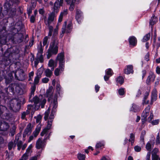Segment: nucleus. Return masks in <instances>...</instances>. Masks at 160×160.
I'll use <instances>...</instances> for the list:
<instances>
[{"instance_id":"nucleus-1","label":"nucleus","mask_w":160,"mask_h":160,"mask_svg":"<svg viewBox=\"0 0 160 160\" xmlns=\"http://www.w3.org/2000/svg\"><path fill=\"white\" fill-rule=\"evenodd\" d=\"M19 2V0H9L4 5V8H6L5 11H3L2 7L0 6V19L2 18L7 13L9 18H13L16 15V7Z\"/></svg>"},{"instance_id":"nucleus-2","label":"nucleus","mask_w":160,"mask_h":160,"mask_svg":"<svg viewBox=\"0 0 160 160\" xmlns=\"http://www.w3.org/2000/svg\"><path fill=\"white\" fill-rule=\"evenodd\" d=\"M8 99V96L5 93L0 91V116L3 119H8L10 117L9 111L6 107L1 105V102L6 103Z\"/></svg>"},{"instance_id":"nucleus-3","label":"nucleus","mask_w":160,"mask_h":160,"mask_svg":"<svg viewBox=\"0 0 160 160\" xmlns=\"http://www.w3.org/2000/svg\"><path fill=\"white\" fill-rule=\"evenodd\" d=\"M22 90L19 85L16 83H11L8 88H5L4 90L7 96L9 94L11 95H16L17 94L21 95L22 94L21 92Z\"/></svg>"},{"instance_id":"nucleus-4","label":"nucleus","mask_w":160,"mask_h":160,"mask_svg":"<svg viewBox=\"0 0 160 160\" xmlns=\"http://www.w3.org/2000/svg\"><path fill=\"white\" fill-rule=\"evenodd\" d=\"M58 41L55 40H51L49 47L47 52L48 59H49L52 55H56L58 50Z\"/></svg>"},{"instance_id":"nucleus-5","label":"nucleus","mask_w":160,"mask_h":160,"mask_svg":"<svg viewBox=\"0 0 160 160\" xmlns=\"http://www.w3.org/2000/svg\"><path fill=\"white\" fill-rule=\"evenodd\" d=\"M12 53L9 52L8 49L5 52L2 58V62L0 65V70L2 68H6L11 62V58L12 57Z\"/></svg>"},{"instance_id":"nucleus-6","label":"nucleus","mask_w":160,"mask_h":160,"mask_svg":"<svg viewBox=\"0 0 160 160\" xmlns=\"http://www.w3.org/2000/svg\"><path fill=\"white\" fill-rule=\"evenodd\" d=\"M9 71L8 68V66L5 68H2L0 70V82L3 79H5V82L7 85L10 83L13 80L11 78H10L6 76Z\"/></svg>"},{"instance_id":"nucleus-7","label":"nucleus","mask_w":160,"mask_h":160,"mask_svg":"<svg viewBox=\"0 0 160 160\" xmlns=\"http://www.w3.org/2000/svg\"><path fill=\"white\" fill-rule=\"evenodd\" d=\"M52 10V12L49 14L47 21V24L48 25H50L54 21L55 18L56 17L57 14L59 12V10L54 7H53Z\"/></svg>"},{"instance_id":"nucleus-8","label":"nucleus","mask_w":160,"mask_h":160,"mask_svg":"<svg viewBox=\"0 0 160 160\" xmlns=\"http://www.w3.org/2000/svg\"><path fill=\"white\" fill-rule=\"evenodd\" d=\"M15 78L16 79L19 81H22L24 80L26 78L25 73L22 69H20L19 72V75L18 76L17 75V71H13Z\"/></svg>"},{"instance_id":"nucleus-9","label":"nucleus","mask_w":160,"mask_h":160,"mask_svg":"<svg viewBox=\"0 0 160 160\" xmlns=\"http://www.w3.org/2000/svg\"><path fill=\"white\" fill-rule=\"evenodd\" d=\"M21 102H18L16 104H10L9 107L10 110L13 112H17L19 111L21 108Z\"/></svg>"},{"instance_id":"nucleus-10","label":"nucleus","mask_w":160,"mask_h":160,"mask_svg":"<svg viewBox=\"0 0 160 160\" xmlns=\"http://www.w3.org/2000/svg\"><path fill=\"white\" fill-rule=\"evenodd\" d=\"M75 18L79 24L81 23L83 18V13L79 9H77L76 10Z\"/></svg>"},{"instance_id":"nucleus-11","label":"nucleus","mask_w":160,"mask_h":160,"mask_svg":"<svg viewBox=\"0 0 160 160\" xmlns=\"http://www.w3.org/2000/svg\"><path fill=\"white\" fill-rule=\"evenodd\" d=\"M11 20L12 22H11V25L10 26H13L15 24V21L13 18H12L8 17L7 18H5L3 19L2 21V24L5 26L8 25V23L9 22V21Z\"/></svg>"},{"instance_id":"nucleus-12","label":"nucleus","mask_w":160,"mask_h":160,"mask_svg":"<svg viewBox=\"0 0 160 160\" xmlns=\"http://www.w3.org/2000/svg\"><path fill=\"white\" fill-rule=\"evenodd\" d=\"M128 41L130 45L134 47L137 44V41L136 38L133 36L129 37Z\"/></svg>"},{"instance_id":"nucleus-13","label":"nucleus","mask_w":160,"mask_h":160,"mask_svg":"<svg viewBox=\"0 0 160 160\" xmlns=\"http://www.w3.org/2000/svg\"><path fill=\"white\" fill-rule=\"evenodd\" d=\"M9 127L8 123L4 121H1L0 131H6L9 129Z\"/></svg>"},{"instance_id":"nucleus-14","label":"nucleus","mask_w":160,"mask_h":160,"mask_svg":"<svg viewBox=\"0 0 160 160\" xmlns=\"http://www.w3.org/2000/svg\"><path fill=\"white\" fill-rule=\"evenodd\" d=\"M7 34L5 33H3L2 34L0 33V45H5L7 42Z\"/></svg>"},{"instance_id":"nucleus-15","label":"nucleus","mask_w":160,"mask_h":160,"mask_svg":"<svg viewBox=\"0 0 160 160\" xmlns=\"http://www.w3.org/2000/svg\"><path fill=\"white\" fill-rule=\"evenodd\" d=\"M133 66L132 65H127V68L124 69V73L126 74L133 73Z\"/></svg>"},{"instance_id":"nucleus-16","label":"nucleus","mask_w":160,"mask_h":160,"mask_svg":"<svg viewBox=\"0 0 160 160\" xmlns=\"http://www.w3.org/2000/svg\"><path fill=\"white\" fill-rule=\"evenodd\" d=\"M63 0H56L53 4L54 8L58 9L59 10V9L61 6H62L63 5Z\"/></svg>"},{"instance_id":"nucleus-17","label":"nucleus","mask_w":160,"mask_h":160,"mask_svg":"<svg viewBox=\"0 0 160 160\" xmlns=\"http://www.w3.org/2000/svg\"><path fill=\"white\" fill-rule=\"evenodd\" d=\"M150 108L147 107L143 111L142 114L141 118L147 119V117L149 115L150 112Z\"/></svg>"},{"instance_id":"nucleus-18","label":"nucleus","mask_w":160,"mask_h":160,"mask_svg":"<svg viewBox=\"0 0 160 160\" xmlns=\"http://www.w3.org/2000/svg\"><path fill=\"white\" fill-rule=\"evenodd\" d=\"M68 14V10L67 9H64L63 11L60 12L59 15L58 22H61L63 19V16L66 15Z\"/></svg>"},{"instance_id":"nucleus-19","label":"nucleus","mask_w":160,"mask_h":160,"mask_svg":"<svg viewBox=\"0 0 160 160\" xmlns=\"http://www.w3.org/2000/svg\"><path fill=\"white\" fill-rule=\"evenodd\" d=\"M64 52H62L58 54L56 60L59 61H64Z\"/></svg>"},{"instance_id":"nucleus-20","label":"nucleus","mask_w":160,"mask_h":160,"mask_svg":"<svg viewBox=\"0 0 160 160\" xmlns=\"http://www.w3.org/2000/svg\"><path fill=\"white\" fill-rule=\"evenodd\" d=\"M41 139L39 138L36 143V148L38 149L41 148H42L43 147V144L42 143Z\"/></svg>"},{"instance_id":"nucleus-21","label":"nucleus","mask_w":160,"mask_h":160,"mask_svg":"<svg viewBox=\"0 0 160 160\" xmlns=\"http://www.w3.org/2000/svg\"><path fill=\"white\" fill-rule=\"evenodd\" d=\"M61 87L59 83H57L56 86V90L57 93L61 97L63 94L62 91L61 90Z\"/></svg>"},{"instance_id":"nucleus-22","label":"nucleus","mask_w":160,"mask_h":160,"mask_svg":"<svg viewBox=\"0 0 160 160\" xmlns=\"http://www.w3.org/2000/svg\"><path fill=\"white\" fill-rule=\"evenodd\" d=\"M157 21V18L155 17V15L153 14L149 22V24L152 26V27L156 23Z\"/></svg>"},{"instance_id":"nucleus-23","label":"nucleus","mask_w":160,"mask_h":160,"mask_svg":"<svg viewBox=\"0 0 160 160\" xmlns=\"http://www.w3.org/2000/svg\"><path fill=\"white\" fill-rule=\"evenodd\" d=\"M52 107L51 110L57 112V108L58 106V100L56 99L53 100L52 102Z\"/></svg>"},{"instance_id":"nucleus-24","label":"nucleus","mask_w":160,"mask_h":160,"mask_svg":"<svg viewBox=\"0 0 160 160\" xmlns=\"http://www.w3.org/2000/svg\"><path fill=\"white\" fill-rule=\"evenodd\" d=\"M38 73L37 74V75L35 78L34 82L33 83L34 84H38L39 82L40 78H41V76L42 73H40L39 74H38Z\"/></svg>"},{"instance_id":"nucleus-25","label":"nucleus","mask_w":160,"mask_h":160,"mask_svg":"<svg viewBox=\"0 0 160 160\" xmlns=\"http://www.w3.org/2000/svg\"><path fill=\"white\" fill-rule=\"evenodd\" d=\"M41 129V125L37 126L35 128V130L33 132V133L34 137H36L38 135Z\"/></svg>"},{"instance_id":"nucleus-26","label":"nucleus","mask_w":160,"mask_h":160,"mask_svg":"<svg viewBox=\"0 0 160 160\" xmlns=\"http://www.w3.org/2000/svg\"><path fill=\"white\" fill-rule=\"evenodd\" d=\"M135 139V134L133 133L130 134V139H128V141L131 142V145H132L134 142Z\"/></svg>"},{"instance_id":"nucleus-27","label":"nucleus","mask_w":160,"mask_h":160,"mask_svg":"<svg viewBox=\"0 0 160 160\" xmlns=\"http://www.w3.org/2000/svg\"><path fill=\"white\" fill-rule=\"evenodd\" d=\"M53 89V87L52 86H51L49 87L47 89L45 94V95L46 97H48L50 95L53 94L52 93H51V92H52Z\"/></svg>"},{"instance_id":"nucleus-28","label":"nucleus","mask_w":160,"mask_h":160,"mask_svg":"<svg viewBox=\"0 0 160 160\" xmlns=\"http://www.w3.org/2000/svg\"><path fill=\"white\" fill-rule=\"evenodd\" d=\"M58 34V30L56 29H55L54 30L51 40H55V41H58L57 37Z\"/></svg>"},{"instance_id":"nucleus-29","label":"nucleus","mask_w":160,"mask_h":160,"mask_svg":"<svg viewBox=\"0 0 160 160\" xmlns=\"http://www.w3.org/2000/svg\"><path fill=\"white\" fill-rule=\"evenodd\" d=\"M138 109V106L135 104L133 103L132 104V107L131 108L130 110L135 112H137Z\"/></svg>"},{"instance_id":"nucleus-30","label":"nucleus","mask_w":160,"mask_h":160,"mask_svg":"<svg viewBox=\"0 0 160 160\" xmlns=\"http://www.w3.org/2000/svg\"><path fill=\"white\" fill-rule=\"evenodd\" d=\"M36 7V4L34 3V2L33 3L32 6L30 7L29 8H27V13L28 16H30V14L32 13V8H35Z\"/></svg>"},{"instance_id":"nucleus-31","label":"nucleus","mask_w":160,"mask_h":160,"mask_svg":"<svg viewBox=\"0 0 160 160\" xmlns=\"http://www.w3.org/2000/svg\"><path fill=\"white\" fill-rule=\"evenodd\" d=\"M157 97V92L156 91H153L152 93L151 101H155Z\"/></svg>"},{"instance_id":"nucleus-32","label":"nucleus","mask_w":160,"mask_h":160,"mask_svg":"<svg viewBox=\"0 0 160 160\" xmlns=\"http://www.w3.org/2000/svg\"><path fill=\"white\" fill-rule=\"evenodd\" d=\"M77 158L79 160H85V155L79 153L77 155Z\"/></svg>"},{"instance_id":"nucleus-33","label":"nucleus","mask_w":160,"mask_h":160,"mask_svg":"<svg viewBox=\"0 0 160 160\" xmlns=\"http://www.w3.org/2000/svg\"><path fill=\"white\" fill-rule=\"evenodd\" d=\"M18 39L17 40V42L21 43L23 41L24 38V36L22 33H18Z\"/></svg>"},{"instance_id":"nucleus-34","label":"nucleus","mask_w":160,"mask_h":160,"mask_svg":"<svg viewBox=\"0 0 160 160\" xmlns=\"http://www.w3.org/2000/svg\"><path fill=\"white\" fill-rule=\"evenodd\" d=\"M124 78L122 77L118 76L117 78L116 82L122 85L124 82Z\"/></svg>"},{"instance_id":"nucleus-35","label":"nucleus","mask_w":160,"mask_h":160,"mask_svg":"<svg viewBox=\"0 0 160 160\" xmlns=\"http://www.w3.org/2000/svg\"><path fill=\"white\" fill-rule=\"evenodd\" d=\"M45 75L46 77L50 78L52 74V72L49 68H47L45 71Z\"/></svg>"},{"instance_id":"nucleus-36","label":"nucleus","mask_w":160,"mask_h":160,"mask_svg":"<svg viewBox=\"0 0 160 160\" xmlns=\"http://www.w3.org/2000/svg\"><path fill=\"white\" fill-rule=\"evenodd\" d=\"M52 120H48L47 122V124L46 127L45 128H46L47 130L48 131L52 127Z\"/></svg>"},{"instance_id":"nucleus-37","label":"nucleus","mask_w":160,"mask_h":160,"mask_svg":"<svg viewBox=\"0 0 160 160\" xmlns=\"http://www.w3.org/2000/svg\"><path fill=\"white\" fill-rule=\"evenodd\" d=\"M150 37V32L146 34L143 37L142 40L143 42H145L149 40Z\"/></svg>"},{"instance_id":"nucleus-38","label":"nucleus","mask_w":160,"mask_h":160,"mask_svg":"<svg viewBox=\"0 0 160 160\" xmlns=\"http://www.w3.org/2000/svg\"><path fill=\"white\" fill-rule=\"evenodd\" d=\"M65 61H59V68L62 71H63L64 68Z\"/></svg>"},{"instance_id":"nucleus-39","label":"nucleus","mask_w":160,"mask_h":160,"mask_svg":"<svg viewBox=\"0 0 160 160\" xmlns=\"http://www.w3.org/2000/svg\"><path fill=\"white\" fill-rule=\"evenodd\" d=\"M105 74L107 75L111 76L113 75V71L111 69L108 68L106 70Z\"/></svg>"},{"instance_id":"nucleus-40","label":"nucleus","mask_w":160,"mask_h":160,"mask_svg":"<svg viewBox=\"0 0 160 160\" xmlns=\"http://www.w3.org/2000/svg\"><path fill=\"white\" fill-rule=\"evenodd\" d=\"M125 89L124 88H121L118 90V93L119 95L122 96L125 94Z\"/></svg>"},{"instance_id":"nucleus-41","label":"nucleus","mask_w":160,"mask_h":160,"mask_svg":"<svg viewBox=\"0 0 160 160\" xmlns=\"http://www.w3.org/2000/svg\"><path fill=\"white\" fill-rule=\"evenodd\" d=\"M146 133V131L143 130L142 131L140 137V140L142 141H144V136Z\"/></svg>"},{"instance_id":"nucleus-42","label":"nucleus","mask_w":160,"mask_h":160,"mask_svg":"<svg viewBox=\"0 0 160 160\" xmlns=\"http://www.w3.org/2000/svg\"><path fill=\"white\" fill-rule=\"evenodd\" d=\"M160 158L157 154L156 153L153 152L152 154V160H158Z\"/></svg>"},{"instance_id":"nucleus-43","label":"nucleus","mask_w":160,"mask_h":160,"mask_svg":"<svg viewBox=\"0 0 160 160\" xmlns=\"http://www.w3.org/2000/svg\"><path fill=\"white\" fill-rule=\"evenodd\" d=\"M149 95V92L148 91H146L145 92L144 95V97L142 100V104H144L145 103V101L146 99L148 98V97Z\"/></svg>"},{"instance_id":"nucleus-44","label":"nucleus","mask_w":160,"mask_h":160,"mask_svg":"<svg viewBox=\"0 0 160 160\" xmlns=\"http://www.w3.org/2000/svg\"><path fill=\"white\" fill-rule=\"evenodd\" d=\"M56 112L51 110V113L49 117V119H50V120H52V121H53V119L54 118V115Z\"/></svg>"},{"instance_id":"nucleus-45","label":"nucleus","mask_w":160,"mask_h":160,"mask_svg":"<svg viewBox=\"0 0 160 160\" xmlns=\"http://www.w3.org/2000/svg\"><path fill=\"white\" fill-rule=\"evenodd\" d=\"M153 118V114L152 111L150 112V116L148 117V121L149 123H151L152 121V120Z\"/></svg>"},{"instance_id":"nucleus-46","label":"nucleus","mask_w":160,"mask_h":160,"mask_svg":"<svg viewBox=\"0 0 160 160\" xmlns=\"http://www.w3.org/2000/svg\"><path fill=\"white\" fill-rule=\"evenodd\" d=\"M146 148L147 151H151V145L149 142H148L146 146Z\"/></svg>"},{"instance_id":"nucleus-47","label":"nucleus","mask_w":160,"mask_h":160,"mask_svg":"<svg viewBox=\"0 0 160 160\" xmlns=\"http://www.w3.org/2000/svg\"><path fill=\"white\" fill-rule=\"evenodd\" d=\"M75 8V3L73 2H72L69 8V10L70 11H72Z\"/></svg>"},{"instance_id":"nucleus-48","label":"nucleus","mask_w":160,"mask_h":160,"mask_svg":"<svg viewBox=\"0 0 160 160\" xmlns=\"http://www.w3.org/2000/svg\"><path fill=\"white\" fill-rule=\"evenodd\" d=\"M54 62L52 59H51L49 61L48 66L50 67H52L54 66Z\"/></svg>"},{"instance_id":"nucleus-49","label":"nucleus","mask_w":160,"mask_h":160,"mask_svg":"<svg viewBox=\"0 0 160 160\" xmlns=\"http://www.w3.org/2000/svg\"><path fill=\"white\" fill-rule=\"evenodd\" d=\"M104 146V144L102 142H99L97 143L95 146L96 148H98Z\"/></svg>"},{"instance_id":"nucleus-50","label":"nucleus","mask_w":160,"mask_h":160,"mask_svg":"<svg viewBox=\"0 0 160 160\" xmlns=\"http://www.w3.org/2000/svg\"><path fill=\"white\" fill-rule=\"evenodd\" d=\"M48 36H46L45 37H44L43 40V46L47 44L48 42Z\"/></svg>"},{"instance_id":"nucleus-51","label":"nucleus","mask_w":160,"mask_h":160,"mask_svg":"<svg viewBox=\"0 0 160 160\" xmlns=\"http://www.w3.org/2000/svg\"><path fill=\"white\" fill-rule=\"evenodd\" d=\"M13 145V143L12 142H10L8 143V148L9 150H11L12 149Z\"/></svg>"},{"instance_id":"nucleus-52","label":"nucleus","mask_w":160,"mask_h":160,"mask_svg":"<svg viewBox=\"0 0 160 160\" xmlns=\"http://www.w3.org/2000/svg\"><path fill=\"white\" fill-rule=\"evenodd\" d=\"M40 47L38 49V53H40L41 54H42L43 52V49L42 47L41 41L40 42Z\"/></svg>"},{"instance_id":"nucleus-53","label":"nucleus","mask_w":160,"mask_h":160,"mask_svg":"<svg viewBox=\"0 0 160 160\" xmlns=\"http://www.w3.org/2000/svg\"><path fill=\"white\" fill-rule=\"evenodd\" d=\"M134 149L135 151L138 152H140L142 149L140 147L137 145L134 147Z\"/></svg>"},{"instance_id":"nucleus-54","label":"nucleus","mask_w":160,"mask_h":160,"mask_svg":"<svg viewBox=\"0 0 160 160\" xmlns=\"http://www.w3.org/2000/svg\"><path fill=\"white\" fill-rule=\"evenodd\" d=\"M28 153L26 152L22 155L21 158H23V160H27L28 159Z\"/></svg>"},{"instance_id":"nucleus-55","label":"nucleus","mask_w":160,"mask_h":160,"mask_svg":"<svg viewBox=\"0 0 160 160\" xmlns=\"http://www.w3.org/2000/svg\"><path fill=\"white\" fill-rule=\"evenodd\" d=\"M149 74V75L148 76H150V79H151V78H152L153 80H154L156 76L154 74V72L151 71Z\"/></svg>"},{"instance_id":"nucleus-56","label":"nucleus","mask_w":160,"mask_h":160,"mask_svg":"<svg viewBox=\"0 0 160 160\" xmlns=\"http://www.w3.org/2000/svg\"><path fill=\"white\" fill-rule=\"evenodd\" d=\"M159 120L158 119L152 121L151 122V123L153 125H158L159 123Z\"/></svg>"},{"instance_id":"nucleus-57","label":"nucleus","mask_w":160,"mask_h":160,"mask_svg":"<svg viewBox=\"0 0 160 160\" xmlns=\"http://www.w3.org/2000/svg\"><path fill=\"white\" fill-rule=\"evenodd\" d=\"M160 143V139L159 138V133H158L157 136L156 144V145L159 144Z\"/></svg>"},{"instance_id":"nucleus-58","label":"nucleus","mask_w":160,"mask_h":160,"mask_svg":"<svg viewBox=\"0 0 160 160\" xmlns=\"http://www.w3.org/2000/svg\"><path fill=\"white\" fill-rule=\"evenodd\" d=\"M60 69L57 68L54 71V74L56 76H58L59 75V72Z\"/></svg>"},{"instance_id":"nucleus-59","label":"nucleus","mask_w":160,"mask_h":160,"mask_svg":"<svg viewBox=\"0 0 160 160\" xmlns=\"http://www.w3.org/2000/svg\"><path fill=\"white\" fill-rule=\"evenodd\" d=\"M148 120L147 119L142 118H141V124L142 126H145V122Z\"/></svg>"},{"instance_id":"nucleus-60","label":"nucleus","mask_w":160,"mask_h":160,"mask_svg":"<svg viewBox=\"0 0 160 160\" xmlns=\"http://www.w3.org/2000/svg\"><path fill=\"white\" fill-rule=\"evenodd\" d=\"M13 71H13L12 72H10L9 73L8 76H7L9 78H11L12 80L13 79V74H14V73L13 72Z\"/></svg>"},{"instance_id":"nucleus-61","label":"nucleus","mask_w":160,"mask_h":160,"mask_svg":"<svg viewBox=\"0 0 160 160\" xmlns=\"http://www.w3.org/2000/svg\"><path fill=\"white\" fill-rule=\"evenodd\" d=\"M67 25V22L66 21H65L64 23V24L63 25L62 29H63L62 31V32L64 34L66 30V27Z\"/></svg>"},{"instance_id":"nucleus-62","label":"nucleus","mask_w":160,"mask_h":160,"mask_svg":"<svg viewBox=\"0 0 160 160\" xmlns=\"http://www.w3.org/2000/svg\"><path fill=\"white\" fill-rule=\"evenodd\" d=\"M35 16L33 15H32L31 16L30 18V21L31 23H33L35 22Z\"/></svg>"},{"instance_id":"nucleus-63","label":"nucleus","mask_w":160,"mask_h":160,"mask_svg":"<svg viewBox=\"0 0 160 160\" xmlns=\"http://www.w3.org/2000/svg\"><path fill=\"white\" fill-rule=\"evenodd\" d=\"M6 28L5 26H4L2 27V29L0 31V33H1V34H2L4 32L6 34H7V32H6Z\"/></svg>"},{"instance_id":"nucleus-64","label":"nucleus","mask_w":160,"mask_h":160,"mask_svg":"<svg viewBox=\"0 0 160 160\" xmlns=\"http://www.w3.org/2000/svg\"><path fill=\"white\" fill-rule=\"evenodd\" d=\"M42 118V116L40 115H39L38 116L36 120V122L38 123L39 122H41Z\"/></svg>"}]
</instances>
